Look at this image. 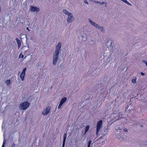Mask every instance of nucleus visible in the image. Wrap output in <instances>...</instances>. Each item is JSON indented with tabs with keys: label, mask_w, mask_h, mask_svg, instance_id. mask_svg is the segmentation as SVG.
I'll return each mask as SVG.
<instances>
[{
	"label": "nucleus",
	"mask_w": 147,
	"mask_h": 147,
	"mask_svg": "<svg viewBox=\"0 0 147 147\" xmlns=\"http://www.w3.org/2000/svg\"><path fill=\"white\" fill-rule=\"evenodd\" d=\"M30 105V103L26 101L20 104L19 109L21 110H24L27 108Z\"/></svg>",
	"instance_id": "f03ea898"
},
{
	"label": "nucleus",
	"mask_w": 147,
	"mask_h": 147,
	"mask_svg": "<svg viewBox=\"0 0 147 147\" xmlns=\"http://www.w3.org/2000/svg\"><path fill=\"white\" fill-rule=\"evenodd\" d=\"M66 138V133H65L64 134L63 136V141H65V140Z\"/></svg>",
	"instance_id": "412c9836"
},
{
	"label": "nucleus",
	"mask_w": 147,
	"mask_h": 147,
	"mask_svg": "<svg viewBox=\"0 0 147 147\" xmlns=\"http://www.w3.org/2000/svg\"><path fill=\"white\" fill-rule=\"evenodd\" d=\"M143 62L145 63L146 65L147 66V61L146 60H144L142 61Z\"/></svg>",
	"instance_id": "393cba45"
},
{
	"label": "nucleus",
	"mask_w": 147,
	"mask_h": 147,
	"mask_svg": "<svg viewBox=\"0 0 147 147\" xmlns=\"http://www.w3.org/2000/svg\"><path fill=\"white\" fill-rule=\"evenodd\" d=\"M115 129L117 131L121 130V128H120L119 125H118L115 126Z\"/></svg>",
	"instance_id": "f3484780"
},
{
	"label": "nucleus",
	"mask_w": 147,
	"mask_h": 147,
	"mask_svg": "<svg viewBox=\"0 0 147 147\" xmlns=\"http://www.w3.org/2000/svg\"><path fill=\"white\" fill-rule=\"evenodd\" d=\"M100 4L101 5H102V4H105V7H106V6H107V3H105V2H101V3H100Z\"/></svg>",
	"instance_id": "a878e982"
},
{
	"label": "nucleus",
	"mask_w": 147,
	"mask_h": 147,
	"mask_svg": "<svg viewBox=\"0 0 147 147\" xmlns=\"http://www.w3.org/2000/svg\"><path fill=\"white\" fill-rule=\"evenodd\" d=\"M92 141L91 140H89L88 143V146L90 147V145Z\"/></svg>",
	"instance_id": "5701e85b"
},
{
	"label": "nucleus",
	"mask_w": 147,
	"mask_h": 147,
	"mask_svg": "<svg viewBox=\"0 0 147 147\" xmlns=\"http://www.w3.org/2000/svg\"><path fill=\"white\" fill-rule=\"evenodd\" d=\"M26 29L28 30V31H30V30L29 29V28L28 27H27L26 28Z\"/></svg>",
	"instance_id": "f704fd0d"
},
{
	"label": "nucleus",
	"mask_w": 147,
	"mask_h": 147,
	"mask_svg": "<svg viewBox=\"0 0 147 147\" xmlns=\"http://www.w3.org/2000/svg\"><path fill=\"white\" fill-rule=\"evenodd\" d=\"M2 131H3L4 130V129H5L4 126H3V125L2 126Z\"/></svg>",
	"instance_id": "c756f323"
},
{
	"label": "nucleus",
	"mask_w": 147,
	"mask_h": 147,
	"mask_svg": "<svg viewBox=\"0 0 147 147\" xmlns=\"http://www.w3.org/2000/svg\"><path fill=\"white\" fill-rule=\"evenodd\" d=\"M108 43H109L110 44V45H109V46H112V42H111V41H110V40H109L108 41V42H107V44Z\"/></svg>",
	"instance_id": "b1692460"
},
{
	"label": "nucleus",
	"mask_w": 147,
	"mask_h": 147,
	"mask_svg": "<svg viewBox=\"0 0 147 147\" xmlns=\"http://www.w3.org/2000/svg\"><path fill=\"white\" fill-rule=\"evenodd\" d=\"M89 128L90 126L89 125H88L86 126L85 129L84 134H85L89 130Z\"/></svg>",
	"instance_id": "dca6fc26"
},
{
	"label": "nucleus",
	"mask_w": 147,
	"mask_h": 147,
	"mask_svg": "<svg viewBox=\"0 0 147 147\" xmlns=\"http://www.w3.org/2000/svg\"><path fill=\"white\" fill-rule=\"evenodd\" d=\"M121 1H123L125 3L127 4H128L129 5H131L127 0H121Z\"/></svg>",
	"instance_id": "a211bd4d"
},
{
	"label": "nucleus",
	"mask_w": 147,
	"mask_h": 147,
	"mask_svg": "<svg viewBox=\"0 0 147 147\" xmlns=\"http://www.w3.org/2000/svg\"><path fill=\"white\" fill-rule=\"evenodd\" d=\"M112 60V59L110 57H109V58H108L107 59V61L108 62L109 61H110V60Z\"/></svg>",
	"instance_id": "cd10ccee"
},
{
	"label": "nucleus",
	"mask_w": 147,
	"mask_h": 147,
	"mask_svg": "<svg viewBox=\"0 0 147 147\" xmlns=\"http://www.w3.org/2000/svg\"><path fill=\"white\" fill-rule=\"evenodd\" d=\"M82 40L84 41H85L87 39V36L86 35H82Z\"/></svg>",
	"instance_id": "6ab92c4d"
},
{
	"label": "nucleus",
	"mask_w": 147,
	"mask_h": 147,
	"mask_svg": "<svg viewBox=\"0 0 147 147\" xmlns=\"http://www.w3.org/2000/svg\"><path fill=\"white\" fill-rule=\"evenodd\" d=\"M140 74H141L142 75V76H144V75H145L144 74V73H143V72H141L140 73Z\"/></svg>",
	"instance_id": "2f4dec72"
},
{
	"label": "nucleus",
	"mask_w": 147,
	"mask_h": 147,
	"mask_svg": "<svg viewBox=\"0 0 147 147\" xmlns=\"http://www.w3.org/2000/svg\"><path fill=\"white\" fill-rule=\"evenodd\" d=\"M61 46V43L60 42H59L56 46L55 51L53 54V63L54 65H56L57 61Z\"/></svg>",
	"instance_id": "f257e3e1"
},
{
	"label": "nucleus",
	"mask_w": 147,
	"mask_h": 147,
	"mask_svg": "<svg viewBox=\"0 0 147 147\" xmlns=\"http://www.w3.org/2000/svg\"><path fill=\"white\" fill-rule=\"evenodd\" d=\"M16 39L18 44V49H19L20 47L21 42L18 38H16Z\"/></svg>",
	"instance_id": "9d476101"
},
{
	"label": "nucleus",
	"mask_w": 147,
	"mask_h": 147,
	"mask_svg": "<svg viewBox=\"0 0 147 147\" xmlns=\"http://www.w3.org/2000/svg\"><path fill=\"white\" fill-rule=\"evenodd\" d=\"M84 3H86V4H88V1L87 0H84Z\"/></svg>",
	"instance_id": "7c9ffc66"
},
{
	"label": "nucleus",
	"mask_w": 147,
	"mask_h": 147,
	"mask_svg": "<svg viewBox=\"0 0 147 147\" xmlns=\"http://www.w3.org/2000/svg\"><path fill=\"white\" fill-rule=\"evenodd\" d=\"M27 57V56H25V57H24V59H25Z\"/></svg>",
	"instance_id": "c9c22d12"
},
{
	"label": "nucleus",
	"mask_w": 147,
	"mask_h": 147,
	"mask_svg": "<svg viewBox=\"0 0 147 147\" xmlns=\"http://www.w3.org/2000/svg\"><path fill=\"white\" fill-rule=\"evenodd\" d=\"M30 10L31 12H34L35 11L38 12L40 11V9L37 7L30 6Z\"/></svg>",
	"instance_id": "20e7f679"
},
{
	"label": "nucleus",
	"mask_w": 147,
	"mask_h": 147,
	"mask_svg": "<svg viewBox=\"0 0 147 147\" xmlns=\"http://www.w3.org/2000/svg\"><path fill=\"white\" fill-rule=\"evenodd\" d=\"M5 133H4L3 134V137L4 138V140L3 141V144H2V147H4L5 145V144L6 140L5 139Z\"/></svg>",
	"instance_id": "4468645a"
},
{
	"label": "nucleus",
	"mask_w": 147,
	"mask_h": 147,
	"mask_svg": "<svg viewBox=\"0 0 147 147\" xmlns=\"http://www.w3.org/2000/svg\"><path fill=\"white\" fill-rule=\"evenodd\" d=\"M95 3H101V2L100 1H93Z\"/></svg>",
	"instance_id": "bb28decb"
},
{
	"label": "nucleus",
	"mask_w": 147,
	"mask_h": 147,
	"mask_svg": "<svg viewBox=\"0 0 147 147\" xmlns=\"http://www.w3.org/2000/svg\"><path fill=\"white\" fill-rule=\"evenodd\" d=\"M137 78L136 77H134L132 80V82L133 83H135L136 82V80Z\"/></svg>",
	"instance_id": "aec40b11"
},
{
	"label": "nucleus",
	"mask_w": 147,
	"mask_h": 147,
	"mask_svg": "<svg viewBox=\"0 0 147 147\" xmlns=\"http://www.w3.org/2000/svg\"><path fill=\"white\" fill-rule=\"evenodd\" d=\"M10 80H7L5 81V83L7 86H8L10 83Z\"/></svg>",
	"instance_id": "2eb2a0df"
},
{
	"label": "nucleus",
	"mask_w": 147,
	"mask_h": 147,
	"mask_svg": "<svg viewBox=\"0 0 147 147\" xmlns=\"http://www.w3.org/2000/svg\"><path fill=\"white\" fill-rule=\"evenodd\" d=\"M67 100V98L65 97H63L61 100L60 103L58 107V109H59L61 107L62 105Z\"/></svg>",
	"instance_id": "39448f33"
},
{
	"label": "nucleus",
	"mask_w": 147,
	"mask_h": 147,
	"mask_svg": "<svg viewBox=\"0 0 147 147\" xmlns=\"http://www.w3.org/2000/svg\"><path fill=\"white\" fill-rule=\"evenodd\" d=\"M89 147V146H88V147Z\"/></svg>",
	"instance_id": "e433bc0d"
},
{
	"label": "nucleus",
	"mask_w": 147,
	"mask_h": 147,
	"mask_svg": "<svg viewBox=\"0 0 147 147\" xmlns=\"http://www.w3.org/2000/svg\"><path fill=\"white\" fill-rule=\"evenodd\" d=\"M74 20V17L72 16V14L70 16H68L67 19V22L68 23H71Z\"/></svg>",
	"instance_id": "6e6552de"
},
{
	"label": "nucleus",
	"mask_w": 147,
	"mask_h": 147,
	"mask_svg": "<svg viewBox=\"0 0 147 147\" xmlns=\"http://www.w3.org/2000/svg\"><path fill=\"white\" fill-rule=\"evenodd\" d=\"M123 130H124V131H125V132H127V129H125H125H123Z\"/></svg>",
	"instance_id": "473e14b6"
},
{
	"label": "nucleus",
	"mask_w": 147,
	"mask_h": 147,
	"mask_svg": "<svg viewBox=\"0 0 147 147\" xmlns=\"http://www.w3.org/2000/svg\"><path fill=\"white\" fill-rule=\"evenodd\" d=\"M15 144H13L11 146V147H15Z\"/></svg>",
	"instance_id": "72a5a7b5"
},
{
	"label": "nucleus",
	"mask_w": 147,
	"mask_h": 147,
	"mask_svg": "<svg viewBox=\"0 0 147 147\" xmlns=\"http://www.w3.org/2000/svg\"><path fill=\"white\" fill-rule=\"evenodd\" d=\"M21 57L22 58H23L24 57V55H22V53H21L20 54L19 56V58H20Z\"/></svg>",
	"instance_id": "4be33fe9"
},
{
	"label": "nucleus",
	"mask_w": 147,
	"mask_h": 147,
	"mask_svg": "<svg viewBox=\"0 0 147 147\" xmlns=\"http://www.w3.org/2000/svg\"><path fill=\"white\" fill-rule=\"evenodd\" d=\"M88 21L92 25L94 26L95 27L96 25H98V24H96L95 22L92 21L90 19H88Z\"/></svg>",
	"instance_id": "ddd939ff"
},
{
	"label": "nucleus",
	"mask_w": 147,
	"mask_h": 147,
	"mask_svg": "<svg viewBox=\"0 0 147 147\" xmlns=\"http://www.w3.org/2000/svg\"><path fill=\"white\" fill-rule=\"evenodd\" d=\"M50 110V107L48 106L46 108L44 109L42 113V114L43 115H47L49 112Z\"/></svg>",
	"instance_id": "423d86ee"
},
{
	"label": "nucleus",
	"mask_w": 147,
	"mask_h": 147,
	"mask_svg": "<svg viewBox=\"0 0 147 147\" xmlns=\"http://www.w3.org/2000/svg\"><path fill=\"white\" fill-rule=\"evenodd\" d=\"M65 141H63V143L62 144V147H64L65 144Z\"/></svg>",
	"instance_id": "c85d7f7f"
},
{
	"label": "nucleus",
	"mask_w": 147,
	"mask_h": 147,
	"mask_svg": "<svg viewBox=\"0 0 147 147\" xmlns=\"http://www.w3.org/2000/svg\"><path fill=\"white\" fill-rule=\"evenodd\" d=\"M102 121L100 120L97 123L96 126V135L98 134V133L100 131L101 127L102 126Z\"/></svg>",
	"instance_id": "7ed1b4c3"
},
{
	"label": "nucleus",
	"mask_w": 147,
	"mask_h": 147,
	"mask_svg": "<svg viewBox=\"0 0 147 147\" xmlns=\"http://www.w3.org/2000/svg\"><path fill=\"white\" fill-rule=\"evenodd\" d=\"M26 70V68H24L21 73L20 75V78L22 81H23L24 80V77L25 75V71Z\"/></svg>",
	"instance_id": "0eeeda50"
},
{
	"label": "nucleus",
	"mask_w": 147,
	"mask_h": 147,
	"mask_svg": "<svg viewBox=\"0 0 147 147\" xmlns=\"http://www.w3.org/2000/svg\"><path fill=\"white\" fill-rule=\"evenodd\" d=\"M96 28L98 29H100L101 31L102 32H104L105 31V30L103 29V27L99 26V25H96Z\"/></svg>",
	"instance_id": "9b49d317"
},
{
	"label": "nucleus",
	"mask_w": 147,
	"mask_h": 147,
	"mask_svg": "<svg viewBox=\"0 0 147 147\" xmlns=\"http://www.w3.org/2000/svg\"><path fill=\"white\" fill-rule=\"evenodd\" d=\"M118 115L115 116V115L114 116L115 117V119H116L117 120L118 119H120L122 117V114L121 113H119L118 114Z\"/></svg>",
	"instance_id": "1a4fd4ad"
},
{
	"label": "nucleus",
	"mask_w": 147,
	"mask_h": 147,
	"mask_svg": "<svg viewBox=\"0 0 147 147\" xmlns=\"http://www.w3.org/2000/svg\"><path fill=\"white\" fill-rule=\"evenodd\" d=\"M63 13L66 15H67L68 16H70L71 15V13H69L68 11L66 9H63Z\"/></svg>",
	"instance_id": "f8f14e48"
}]
</instances>
